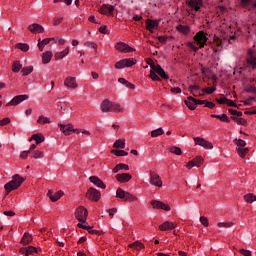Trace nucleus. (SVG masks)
<instances>
[{"label": "nucleus", "mask_w": 256, "mask_h": 256, "mask_svg": "<svg viewBox=\"0 0 256 256\" xmlns=\"http://www.w3.org/2000/svg\"><path fill=\"white\" fill-rule=\"evenodd\" d=\"M33 253H37V248L34 246L26 247V256L33 255Z\"/></svg>", "instance_id": "obj_54"}, {"label": "nucleus", "mask_w": 256, "mask_h": 256, "mask_svg": "<svg viewBox=\"0 0 256 256\" xmlns=\"http://www.w3.org/2000/svg\"><path fill=\"white\" fill-rule=\"evenodd\" d=\"M44 155V152L40 150H36L32 153L33 159H43Z\"/></svg>", "instance_id": "obj_50"}, {"label": "nucleus", "mask_w": 256, "mask_h": 256, "mask_svg": "<svg viewBox=\"0 0 256 256\" xmlns=\"http://www.w3.org/2000/svg\"><path fill=\"white\" fill-rule=\"evenodd\" d=\"M151 205L153 209H162L163 211H171V206L169 204L163 203L161 201L152 200Z\"/></svg>", "instance_id": "obj_14"}, {"label": "nucleus", "mask_w": 256, "mask_h": 256, "mask_svg": "<svg viewBox=\"0 0 256 256\" xmlns=\"http://www.w3.org/2000/svg\"><path fill=\"white\" fill-rule=\"evenodd\" d=\"M113 11H115V6H109L107 4L102 5L99 9L101 15H113Z\"/></svg>", "instance_id": "obj_20"}, {"label": "nucleus", "mask_w": 256, "mask_h": 256, "mask_svg": "<svg viewBox=\"0 0 256 256\" xmlns=\"http://www.w3.org/2000/svg\"><path fill=\"white\" fill-rule=\"evenodd\" d=\"M77 227H79L80 229H85L86 231L89 229V224L87 223V221L85 222H80L77 224Z\"/></svg>", "instance_id": "obj_60"}, {"label": "nucleus", "mask_w": 256, "mask_h": 256, "mask_svg": "<svg viewBox=\"0 0 256 256\" xmlns=\"http://www.w3.org/2000/svg\"><path fill=\"white\" fill-rule=\"evenodd\" d=\"M28 31H30V33H33V35H39L41 33H45V28L41 24L33 23L28 26Z\"/></svg>", "instance_id": "obj_12"}, {"label": "nucleus", "mask_w": 256, "mask_h": 256, "mask_svg": "<svg viewBox=\"0 0 256 256\" xmlns=\"http://www.w3.org/2000/svg\"><path fill=\"white\" fill-rule=\"evenodd\" d=\"M164 133H165V130H163V128H158L151 131V137L153 138L161 137V135H163Z\"/></svg>", "instance_id": "obj_47"}, {"label": "nucleus", "mask_w": 256, "mask_h": 256, "mask_svg": "<svg viewBox=\"0 0 256 256\" xmlns=\"http://www.w3.org/2000/svg\"><path fill=\"white\" fill-rule=\"evenodd\" d=\"M193 39L199 47H197L195 45V43H193V42H188L187 47H189V49H192V51H194V53H197V51H199V49H203V47H205L207 45V41H209V38L207 37V32H205L203 30L197 32L195 34V36L193 37Z\"/></svg>", "instance_id": "obj_1"}, {"label": "nucleus", "mask_w": 256, "mask_h": 256, "mask_svg": "<svg viewBox=\"0 0 256 256\" xmlns=\"http://www.w3.org/2000/svg\"><path fill=\"white\" fill-rule=\"evenodd\" d=\"M86 197L90 201H94L95 203H97V201H99L101 199V192H99V190L91 187L88 189V191L86 193Z\"/></svg>", "instance_id": "obj_7"}, {"label": "nucleus", "mask_w": 256, "mask_h": 256, "mask_svg": "<svg viewBox=\"0 0 256 256\" xmlns=\"http://www.w3.org/2000/svg\"><path fill=\"white\" fill-rule=\"evenodd\" d=\"M210 117L213 119H220L222 123H230L231 120L229 119V116L227 114H211Z\"/></svg>", "instance_id": "obj_29"}, {"label": "nucleus", "mask_w": 256, "mask_h": 256, "mask_svg": "<svg viewBox=\"0 0 256 256\" xmlns=\"http://www.w3.org/2000/svg\"><path fill=\"white\" fill-rule=\"evenodd\" d=\"M236 151H237L239 157H241V159H244L245 155H247V153H249V148H246V147L236 148Z\"/></svg>", "instance_id": "obj_45"}, {"label": "nucleus", "mask_w": 256, "mask_h": 256, "mask_svg": "<svg viewBox=\"0 0 256 256\" xmlns=\"http://www.w3.org/2000/svg\"><path fill=\"white\" fill-rule=\"evenodd\" d=\"M133 65H137V59L125 58L115 63V69H125L126 67H133Z\"/></svg>", "instance_id": "obj_3"}, {"label": "nucleus", "mask_w": 256, "mask_h": 256, "mask_svg": "<svg viewBox=\"0 0 256 256\" xmlns=\"http://www.w3.org/2000/svg\"><path fill=\"white\" fill-rule=\"evenodd\" d=\"M51 59H53V52L52 51H46L42 54V63H43V65H47L48 63H51Z\"/></svg>", "instance_id": "obj_28"}, {"label": "nucleus", "mask_w": 256, "mask_h": 256, "mask_svg": "<svg viewBox=\"0 0 256 256\" xmlns=\"http://www.w3.org/2000/svg\"><path fill=\"white\" fill-rule=\"evenodd\" d=\"M60 129L64 133V135H71V133H75V131H77V129H74L73 125L71 124H68V125L61 124Z\"/></svg>", "instance_id": "obj_27"}, {"label": "nucleus", "mask_w": 256, "mask_h": 256, "mask_svg": "<svg viewBox=\"0 0 256 256\" xmlns=\"http://www.w3.org/2000/svg\"><path fill=\"white\" fill-rule=\"evenodd\" d=\"M16 49H20V51H23L24 53H27L29 51V44L27 43H18L15 45Z\"/></svg>", "instance_id": "obj_46"}, {"label": "nucleus", "mask_w": 256, "mask_h": 256, "mask_svg": "<svg viewBox=\"0 0 256 256\" xmlns=\"http://www.w3.org/2000/svg\"><path fill=\"white\" fill-rule=\"evenodd\" d=\"M127 193H128V192H126V191L123 190L122 188H118V189L116 190V197H117L118 199H123L124 201H126V199H127Z\"/></svg>", "instance_id": "obj_36"}, {"label": "nucleus", "mask_w": 256, "mask_h": 256, "mask_svg": "<svg viewBox=\"0 0 256 256\" xmlns=\"http://www.w3.org/2000/svg\"><path fill=\"white\" fill-rule=\"evenodd\" d=\"M175 229V224L171 221H165L159 226L160 231H173Z\"/></svg>", "instance_id": "obj_25"}, {"label": "nucleus", "mask_w": 256, "mask_h": 256, "mask_svg": "<svg viewBox=\"0 0 256 256\" xmlns=\"http://www.w3.org/2000/svg\"><path fill=\"white\" fill-rule=\"evenodd\" d=\"M133 176L129 173H121L116 175V180L118 183H129V180L132 179Z\"/></svg>", "instance_id": "obj_22"}, {"label": "nucleus", "mask_w": 256, "mask_h": 256, "mask_svg": "<svg viewBox=\"0 0 256 256\" xmlns=\"http://www.w3.org/2000/svg\"><path fill=\"white\" fill-rule=\"evenodd\" d=\"M169 153H173V155H183V151L181 148L177 146H171L168 148Z\"/></svg>", "instance_id": "obj_43"}, {"label": "nucleus", "mask_w": 256, "mask_h": 256, "mask_svg": "<svg viewBox=\"0 0 256 256\" xmlns=\"http://www.w3.org/2000/svg\"><path fill=\"white\" fill-rule=\"evenodd\" d=\"M25 181L24 177H21L19 174H15L12 177V180L5 184L4 188L7 194L11 193V191H15V189H19L21 184Z\"/></svg>", "instance_id": "obj_2"}, {"label": "nucleus", "mask_w": 256, "mask_h": 256, "mask_svg": "<svg viewBox=\"0 0 256 256\" xmlns=\"http://www.w3.org/2000/svg\"><path fill=\"white\" fill-rule=\"evenodd\" d=\"M63 195H65V193H63V191L59 190L57 192H53V190H49L47 193V197H49L50 201H52V203H57L58 199H61V197H63Z\"/></svg>", "instance_id": "obj_15"}, {"label": "nucleus", "mask_w": 256, "mask_h": 256, "mask_svg": "<svg viewBox=\"0 0 256 256\" xmlns=\"http://www.w3.org/2000/svg\"><path fill=\"white\" fill-rule=\"evenodd\" d=\"M136 201H139V197H137L136 195L131 194L130 192H128L126 194V200L125 202L128 203H136Z\"/></svg>", "instance_id": "obj_41"}, {"label": "nucleus", "mask_w": 256, "mask_h": 256, "mask_svg": "<svg viewBox=\"0 0 256 256\" xmlns=\"http://www.w3.org/2000/svg\"><path fill=\"white\" fill-rule=\"evenodd\" d=\"M64 85L65 87H68V89H77V87H79V84L77 83V78L72 76H68L64 80Z\"/></svg>", "instance_id": "obj_13"}, {"label": "nucleus", "mask_w": 256, "mask_h": 256, "mask_svg": "<svg viewBox=\"0 0 256 256\" xmlns=\"http://www.w3.org/2000/svg\"><path fill=\"white\" fill-rule=\"evenodd\" d=\"M150 185L159 188L163 187V180L161 179V176L153 170H150Z\"/></svg>", "instance_id": "obj_6"}, {"label": "nucleus", "mask_w": 256, "mask_h": 256, "mask_svg": "<svg viewBox=\"0 0 256 256\" xmlns=\"http://www.w3.org/2000/svg\"><path fill=\"white\" fill-rule=\"evenodd\" d=\"M186 107H188V109H190V111H195L197 109V103H196V99L193 98L192 96H189L187 98V100L184 101Z\"/></svg>", "instance_id": "obj_23"}, {"label": "nucleus", "mask_w": 256, "mask_h": 256, "mask_svg": "<svg viewBox=\"0 0 256 256\" xmlns=\"http://www.w3.org/2000/svg\"><path fill=\"white\" fill-rule=\"evenodd\" d=\"M75 133H77V135H79V133H82V135H87V136L91 135V132L85 129H76Z\"/></svg>", "instance_id": "obj_61"}, {"label": "nucleus", "mask_w": 256, "mask_h": 256, "mask_svg": "<svg viewBox=\"0 0 256 256\" xmlns=\"http://www.w3.org/2000/svg\"><path fill=\"white\" fill-rule=\"evenodd\" d=\"M194 142H195V145H199L200 147H203V149H213V143L209 142L204 138L195 137Z\"/></svg>", "instance_id": "obj_11"}, {"label": "nucleus", "mask_w": 256, "mask_h": 256, "mask_svg": "<svg viewBox=\"0 0 256 256\" xmlns=\"http://www.w3.org/2000/svg\"><path fill=\"white\" fill-rule=\"evenodd\" d=\"M23 69V64L20 61H14L12 64L13 73H19Z\"/></svg>", "instance_id": "obj_38"}, {"label": "nucleus", "mask_w": 256, "mask_h": 256, "mask_svg": "<svg viewBox=\"0 0 256 256\" xmlns=\"http://www.w3.org/2000/svg\"><path fill=\"white\" fill-rule=\"evenodd\" d=\"M232 119L234 121H236V123L238 125H247V120L243 119V118H235V117H232Z\"/></svg>", "instance_id": "obj_58"}, {"label": "nucleus", "mask_w": 256, "mask_h": 256, "mask_svg": "<svg viewBox=\"0 0 256 256\" xmlns=\"http://www.w3.org/2000/svg\"><path fill=\"white\" fill-rule=\"evenodd\" d=\"M112 105L113 102H111L109 99H105L104 101H102V103L100 104V109L102 113H111Z\"/></svg>", "instance_id": "obj_17"}, {"label": "nucleus", "mask_w": 256, "mask_h": 256, "mask_svg": "<svg viewBox=\"0 0 256 256\" xmlns=\"http://www.w3.org/2000/svg\"><path fill=\"white\" fill-rule=\"evenodd\" d=\"M151 65V69H153V71H155L157 73V75H159V77H161L162 79H169V75H167V73L165 72V70L161 67V65Z\"/></svg>", "instance_id": "obj_18"}, {"label": "nucleus", "mask_w": 256, "mask_h": 256, "mask_svg": "<svg viewBox=\"0 0 256 256\" xmlns=\"http://www.w3.org/2000/svg\"><path fill=\"white\" fill-rule=\"evenodd\" d=\"M176 31H179V33H183L184 35H188V33L191 32V28L180 24L176 26Z\"/></svg>", "instance_id": "obj_34"}, {"label": "nucleus", "mask_w": 256, "mask_h": 256, "mask_svg": "<svg viewBox=\"0 0 256 256\" xmlns=\"http://www.w3.org/2000/svg\"><path fill=\"white\" fill-rule=\"evenodd\" d=\"M31 151L27 150V151H23L20 154V159H27L30 155Z\"/></svg>", "instance_id": "obj_62"}, {"label": "nucleus", "mask_w": 256, "mask_h": 256, "mask_svg": "<svg viewBox=\"0 0 256 256\" xmlns=\"http://www.w3.org/2000/svg\"><path fill=\"white\" fill-rule=\"evenodd\" d=\"M115 49L116 51H119V53H133V51H135L133 47L129 46V44H126L125 42H118Z\"/></svg>", "instance_id": "obj_9"}, {"label": "nucleus", "mask_w": 256, "mask_h": 256, "mask_svg": "<svg viewBox=\"0 0 256 256\" xmlns=\"http://www.w3.org/2000/svg\"><path fill=\"white\" fill-rule=\"evenodd\" d=\"M244 201L245 203H255L256 201V195L253 193H248L244 195Z\"/></svg>", "instance_id": "obj_37"}, {"label": "nucleus", "mask_w": 256, "mask_h": 256, "mask_svg": "<svg viewBox=\"0 0 256 256\" xmlns=\"http://www.w3.org/2000/svg\"><path fill=\"white\" fill-rule=\"evenodd\" d=\"M118 82H120L122 85L127 87V89H135V85L129 81H127L125 78H119Z\"/></svg>", "instance_id": "obj_40"}, {"label": "nucleus", "mask_w": 256, "mask_h": 256, "mask_svg": "<svg viewBox=\"0 0 256 256\" xmlns=\"http://www.w3.org/2000/svg\"><path fill=\"white\" fill-rule=\"evenodd\" d=\"M150 78L152 79V81H161V78L157 76V72L153 69H151L150 71Z\"/></svg>", "instance_id": "obj_55"}, {"label": "nucleus", "mask_w": 256, "mask_h": 256, "mask_svg": "<svg viewBox=\"0 0 256 256\" xmlns=\"http://www.w3.org/2000/svg\"><path fill=\"white\" fill-rule=\"evenodd\" d=\"M51 41H55V38H45L43 40H41V38L38 39V49L40 52L43 51V49H45L46 45H49L51 43Z\"/></svg>", "instance_id": "obj_24"}, {"label": "nucleus", "mask_w": 256, "mask_h": 256, "mask_svg": "<svg viewBox=\"0 0 256 256\" xmlns=\"http://www.w3.org/2000/svg\"><path fill=\"white\" fill-rule=\"evenodd\" d=\"M186 5L191 9V11H195V13L201 11L203 7V0H188L186 1Z\"/></svg>", "instance_id": "obj_8"}, {"label": "nucleus", "mask_w": 256, "mask_h": 256, "mask_svg": "<svg viewBox=\"0 0 256 256\" xmlns=\"http://www.w3.org/2000/svg\"><path fill=\"white\" fill-rule=\"evenodd\" d=\"M228 112L230 113V115H236L237 117L243 116V112L237 111L235 109H229Z\"/></svg>", "instance_id": "obj_59"}, {"label": "nucleus", "mask_w": 256, "mask_h": 256, "mask_svg": "<svg viewBox=\"0 0 256 256\" xmlns=\"http://www.w3.org/2000/svg\"><path fill=\"white\" fill-rule=\"evenodd\" d=\"M204 161L205 160L203 159V156H196L194 159H192L186 164V168L193 169V167H201Z\"/></svg>", "instance_id": "obj_10"}, {"label": "nucleus", "mask_w": 256, "mask_h": 256, "mask_svg": "<svg viewBox=\"0 0 256 256\" xmlns=\"http://www.w3.org/2000/svg\"><path fill=\"white\" fill-rule=\"evenodd\" d=\"M32 71H33V66H27L22 68V74L24 77H27V75H31Z\"/></svg>", "instance_id": "obj_51"}, {"label": "nucleus", "mask_w": 256, "mask_h": 256, "mask_svg": "<svg viewBox=\"0 0 256 256\" xmlns=\"http://www.w3.org/2000/svg\"><path fill=\"white\" fill-rule=\"evenodd\" d=\"M128 247L130 249H134L135 251H141V249H145V245L140 241H135L132 244H129Z\"/></svg>", "instance_id": "obj_32"}, {"label": "nucleus", "mask_w": 256, "mask_h": 256, "mask_svg": "<svg viewBox=\"0 0 256 256\" xmlns=\"http://www.w3.org/2000/svg\"><path fill=\"white\" fill-rule=\"evenodd\" d=\"M113 147L115 149H125V139H118L114 142Z\"/></svg>", "instance_id": "obj_42"}, {"label": "nucleus", "mask_w": 256, "mask_h": 256, "mask_svg": "<svg viewBox=\"0 0 256 256\" xmlns=\"http://www.w3.org/2000/svg\"><path fill=\"white\" fill-rule=\"evenodd\" d=\"M234 143L237 146V149H241L247 145V142H245L243 139H235Z\"/></svg>", "instance_id": "obj_48"}, {"label": "nucleus", "mask_w": 256, "mask_h": 256, "mask_svg": "<svg viewBox=\"0 0 256 256\" xmlns=\"http://www.w3.org/2000/svg\"><path fill=\"white\" fill-rule=\"evenodd\" d=\"M246 93H254L256 94V87L255 86H249L245 89Z\"/></svg>", "instance_id": "obj_63"}, {"label": "nucleus", "mask_w": 256, "mask_h": 256, "mask_svg": "<svg viewBox=\"0 0 256 256\" xmlns=\"http://www.w3.org/2000/svg\"><path fill=\"white\" fill-rule=\"evenodd\" d=\"M239 253H241V255H244V256H251V251L249 250L240 249Z\"/></svg>", "instance_id": "obj_64"}, {"label": "nucleus", "mask_w": 256, "mask_h": 256, "mask_svg": "<svg viewBox=\"0 0 256 256\" xmlns=\"http://www.w3.org/2000/svg\"><path fill=\"white\" fill-rule=\"evenodd\" d=\"M89 181H90V183H93V185H95L96 187H99L100 189H106V187H107L105 185V183L103 182V180H101L97 176H90Z\"/></svg>", "instance_id": "obj_19"}, {"label": "nucleus", "mask_w": 256, "mask_h": 256, "mask_svg": "<svg viewBox=\"0 0 256 256\" xmlns=\"http://www.w3.org/2000/svg\"><path fill=\"white\" fill-rule=\"evenodd\" d=\"M111 153H113V155H116V157H127V155H129L127 151L119 149H113L111 150Z\"/></svg>", "instance_id": "obj_39"}, {"label": "nucleus", "mask_w": 256, "mask_h": 256, "mask_svg": "<svg viewBox=\"0 0 256 256\" xmlns=\"http://www.w3.org/2000/svg\"><path fill=\"white\" fill-rule=\"evenodd\" d=\"M11 123V118L5 117L0 120V127H5V125H9Z\"/></svg>", "instance_id": "obj_56"}, {"label": "nucleus", "mask_w": 256, "mask_h": 256, "mask_svg": "<svg viewBox=\"0 0 256 256\" xmlns=\"http://www.w3.org/2000/svg\"><path fill=\"white\" fill-rule=\"evenodd\" d=\"M247 63L252 65L253 69H256V51L249 50L247 56Z\"/></svg>", "instance_id": "obj_21"}, {"label": "nucleus", "mask_w": 256, "mask_h": 256, "mask_svg": "<svg viewBox=\"0 0 256 256\" xmlns=\"http://www.w3.org/2000/svg\"><path fill=\"white\" fill-rule=\"evenodd\" d=\"M218 227H224L225 229H229V227H233V225H235V223L233 222H219Z\"/></svg>", "instance_id": "obj_53"}, {"label": "nucleus", "mask_w": 256, "mask_h": 256, "mask_svg": "<svg viewBox=\"0 0 256 256\" xmlns=\"http://www.w3.org/2000/svg\"><path fill=\"white\" fill-rule=\"evenodd\" d=\"M215 91H217V87L213 86V87H208V88H203L201 90L202 93H206V95H212V93H215Z\"/></svg>", "instance_id": "obj_49"}, {"label": "nucleus", "mask_w": 256, "mask_h": 256, "mask_svg": "<svg viewBox=\"0 0 256 256\" xmlns=\"http://www.w3.org/2000/svg\"><path fill=\"white\" fill-rule=\"evenodd\" d=\"M37 123L39 125H49V123H51V119H49L47 116L40 115L37 119Z\"/></svg>", "instance_id": "obj_35"}, {"label": "nucleus", "mask_w": 256, "mask_h": 256, "mask_svg": "<svg viewBox=\"0 0 256 256\" xmlns=\"http://www.w3.org/2000/svg\"><path fill=\"white\" fill-rule=\"evenodd\" d=\"M29 100V95L22 94L17 95L13 99H11L8 103H6L5 107H15L17 105H20V103H23V101Z\"/></svg>", "instance_id": "obj_5"}, {"label": "nucleus", "mask_w": 256, "mask_h": 256, "mask_svg": "<svg viewBox=\"0 0 256 256\" xmlns=\"http://www.w3.org/2000/svg\"><path fill=\"white\" fill-rule=\"evenodd\" d=\"M200 223H201L204 227H209V219H207V217H205V216H201V217H200Z\"/></svg>", "instance_id": "obj_57"}, {"label": "nucleus", "mask_w": 256, "mask_h": 256, "mask_svg": "<svg viewBox=\"0 0 256 256\" xmlns=\"http://www.w3.org/2000/svg\"><path fill=\"white\" fill-rule=\"evenodd\" d=\"M84 47H90L91 49H94L95 53H97V43L86 41L84 42Z\"/></svg>", "instance_id": "obj_52"}, {"label": "nucleus", "mask_w": 256, "mask_h": 256, "mask_svg": "<svg viewBox=\"0 0 256 256\" xmlns=\"http://www.w3.org/2000/svg\"><path fill=\"white\" fill-rule=\"evenodd\" d=\"M199 86L198 85H192V86H189V91L191 93V95H193V97H201V93L197 94L195 93V91H199Z\"/></svg>", "instance_id": "obj_44"}, {"label": "nucleus", "mask_w": 256, "mask_h": 256, "mask_svg": "<svg viewBox=\"0 0 256 256\" xmlns=\"http://www.w3.org/2000/svg\"><path fill=\"white\" fill-rule=\"evenodd\" d=\"M111 113H125V106L117 102H112Z\"/></svg>", "instance_id": "obj_26"}, {"label": "nucleus", "mask_w": 256, "mask_h": 256, "mask_svg": "<svg viewBox=\"0 0 256 256\" xmlns=\"http://www.w3.org/2000/svg\"><path fill=\"white\" fill-rule=\"evenodd\" d=\"M30 141H36V145H39V144L43 143V141H45V136L41 135V134H34L30 138Z\"/></svg>", "instance_id": "obj_33"}, {"label": "nucleus", "mask_w": 256, "mask_h": 256, "mask_svg": "<svg viewBox=\"0 0 256 256\" xmlns=\"http://www.w3.org/2000/svg\"><path fill=\"white\" fill-rule=\"evenodd\" d=\"M159 23H161V20L147 19L146 20L147 31H149L150 33H153V30L159 27Z\"/></svg>", "instance_id": "obj_16"}, {"label": "nucleus", "mask_w": 256, "mask_h": 256, "mask_svg": "<svg viewBox=\"0 0 256 256\" xmlns=\"http://www.w3.org/2000/svg\"><path fill=\"white\" fill-rule=\"evenodd\" d=\"M33 241V236L29 232H25L20 243L21 245H29Z\"/></svg>", "instance_id": "obj_30"}, {"label": "nucleus", "mask_w": 256, "mask_h": 256, "mask_svg": "<svg viewBox=\"0 0 256 256\" xmlns=\"http://www.w3.org/2000/svg\"><path fill=\"white\" fill-rule=\"evenodd\" d=\"M69 46L66 47L65 50L61 51V52H57L54 55V58L56 61H59V59H64V57H67L69 55Z\"/></svg>", "instance_id": "obj_31"}, {"label": "nucleus", "mask_w": 256, "mask_h": 256, "mask_svg": "<svg viewBox=\"0 0 256 256\" xmlns=\"http://www.w3.org/2000/svg\"><path fill=\"white\" fill-rule=\"evenodd\" d=\"M89 215V211H87V208L80 206L75 210V218L80 223H85L87 221V217Z\"/></svg>", "instance_id": "obj_4"}]
</instances>
